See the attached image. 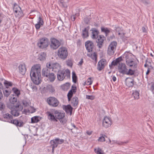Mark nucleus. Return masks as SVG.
I'll return each mask as SVG.
<instances>
[{"label": "nucleus", "instance_id": "nucleus-1", "mask_svg": "<svg viewBox=\"0 0 154 154\" xmlns=\"http://www.w3.org/2000/svg\"><path fill=\"white\" fill-rule=\"evenodd\" d=\"M41 66L39 64L34 66L31 69V78L32 81L36 85H38L41 82V80L39 79L41 75Z\"/></svg>", "mask_w": 154, "mask_h": 154}, {"label": "nucleus", "instance_id": "nucleus-2", "mask_svg": "<svg viewBox=\"0 0 154 154\" xmlns=\"http://www.w3.org/2000/svg\"><path fill=\"white\" fill-rule=\"evenodd\" d=\"M119 72L123 74L132 75L134 74L135 71L131 69H128L125 63H119L118 66Z\"/></svg>", "mask_w": 154, "mask_h": 154}, {"label": "nucleus", "instance_id": "nucleus-3", "mask_svg": "<svg viewBox=\"0 0 154 154\" xmlns=\"http://www.w3.org/2000/svg\"><path fill=\"white\" fill-rule=\"evenodd\" d=\"M70 70L67 69L65 70H60L57 72V78L60 81H63L66 77L67 79L70 77Z\"/></svg>", "mask_w": 154, "mask_h": 154}, {"label": "nucleus", "instance_id": "nucleus-4", "mask_svg": "<svg viewBox=\"0 0 154 154\" xmlns=\"http://www.w3.org/2000/svg\"><path fill=\"white\" fill-rule=\"evenodd\" d=\"M57 54L59 58L63 60H65L67 58L68 53L66 48L61 47L58 50Z\"/></svg>", "mask_w": 154, "mask_h": 154}, {"label": "nucleus", "instance_id": "nucleus-5", "mask_svg": "<svg viewBox=\"0 0 154 154\" xmlns=\"http://www.w3.org/2000/svg\"><path fill=\"white\" fill-rule=\"evenodd\" d=\"M23 107L20 104L18 103L15 106L14 108L11 109V114L14 116L17 117L19 116L20 112L22 110Z\"/></svg>", "mask_w": 154, "mask_h": 154}, {"label": "nucleus", "instance_id": "nucleus-6", "mask_svg": "<svg viewBox=\"0 0 154 154\" xmlns=\"http://www.w3.org/2000/svg\"><path fill=\"white\" fill-rule=\"evenodd\" d=\"M47 102L49 106L54 107H57L59 103L57 99L53 97H48L47 99Z\"/></svg>", "mask_w": 154, "mask_h": 154}, {"label": "nucleus", "instance_id": "nucleus-7", "mask_svg": "<svg viewBox=\"0 0 154 154\" xmlns=\"http://www.w3.org/2000/svg\"><path fill=\"white\" fill-rule=\"evenodd\" d=\"M50 48L52 49L56 50L61 45V44L60 41L54 38H52L50 39Z\"/></svg>", "mask_w": 154, "mask_h": 154}, {"label": "nucleus", "instance_id": "nucleus-8", "mask_svg": "<svg viewBox=\"0 0 154 154\" xmlns=\"http://www.w3.org/2000/svg\"><path fill=\"white\" fill-rule=\"evenodd\" d=\"M117 43L113 41L109 45L107 51V54L109 55H113L116 51Z\"/></svg>", "mask_w": 154, "mask_h": 154}, {"label": "nucleus", "instance_id": "nucleus-9", "mask_svg": "<svg viewBox=\"0 0 154 154\" xmlns=\"http://www.w3.org/2000/svg\"><path fill=\"white\" fill-rule=\"evenodd\" d=\"M9 100L10 102L7 104V106L10 109H12L13 108H14V107L17 104H20L17 101V98L14 97V95L10 97Z\"/></svg>", "mask_w": 154, "mask_h": 154}, {"label": "nucleus", "instance_id": "nucleus-10", "mask_svg": "<svg viewBox=\"0 0 154 154\" xmlns=\"http://www.w3.org/2000/svg\"><path fill=\"white\" fill-rule=\"evenodd\" d=\"M48 39L46 38H43L41 39L38 43V47L41 48H46L49 45Z\"/></svg>", "mask_w": 154, "mask_h": 154}, {"label": "nucleus", "instance_id": "nucleus-11", "mask_svg": "<svg viewBox=\"0 0 154 154\" xmlns=\"http://www.w3.org/2000/svg\"><path fill=\"white\" fill-rule=\"evenodd\" d=\"M64 142V140L60 139L59 138H56L50 141L51 146H53L56 148L58 144H61Z\"/></svg>", "mask_w": 154, "mask_h": 154}, {"label": "nucleus", "instance_id": "nucleus-12", "mask_svg": "<svg viewBox=\"0 0 154 154\" xmlns=\"http://www.w3.org/2000/svg\"><path fill=\"white\" fill-rule=\"evenodd\" d=\"M112 124L111 119L106 116L104 117L103 121V126L105 128H107L111 126Z\"/></svg>", "mask_w": 154, "mask_h": 154}, {"label": "nucleus", "instance_id": "nucleus-13", "mask_svg": "<svg viewBox=\"0 0 154 154\" xmlns=\"http://www.w3.org/2000/svg\"><path fill=\"white\" fill-rule=\"evenodd\" d=\"M106 60L104 59H101L98 63L97 69L99 71H101L104 68L106 65Z\"/></svg>", "mask_w": 154, "mask_h": 154}, {"label": "nucleus", "instance_id": "nucleus-14", "mask_svg": "<svg viewBox=\"0 0 154 154\" xmlns=\"http://www.w3.org/2000/svg\"><path fill=\"white\" fill-rule=\"evenodd\" d=\"M87 56L90 57L92 60H94L95 63L97 62V54L94 50L88 51Z\"/></svg>", "mask_w": 154, "mask_h": 154}, {"label": "nucleus", "instance_id": "nucleus-15", "mask_svg": "<svg viewBox=\"0 0 154 154\" xmlns=\"http://www.w3.org/2000/svg\"><path fill=\"white\" fill-rule=\"evenodd\" d=\"M97 39V40H96V42L97 43V46L99 48H101L102 47L105 38L103 35H100Z\"/></svg>", "mask_w": 154, "mask_h": 154}, {"label": "nucleus", "instance_id": "nucleus-16", "mask_svg": "<svg viewBox=\"0 0 154 154\" xmlns=\"http://www.w3.org/2000/svg\"><path fill=\"white\" fill-rule=\"evenodd\" d=\"M123 58H125L126 60V63H128L131 60L134 59L132 57V54L128 52H126L122 55Z\"/></svg>", "mask_w": 154, "mask_h": 154}, {"label": "nucleus", "instance_id": "nucleus-17", "mask_svg": "<svg viewBox=\"0 0 154 154\" xmlns=\"http://www.w3.org/2000/svg\"><path fill=\"white\" fill-rule=\"evenodd\" d=\"M125 84L129 87H132L134 85V80L131 78H127L125 80Z\"/></svg>", "mask_w": 154, "mask_h": 154}, {"label": "nucleus", "instance_id": "nucleus-18", "mask_svg": "<svg viewBox=\"0 0 154 154\" xmlns=\"http://www.w3.org/2000/svg\"><path fill=\"white\" fill-rule=\"evenodd\" d=\"M38 23L35 25V27L36 29H39L40 27L42 26L44 24V22L42 17L40 16L38 18Z\"/></svg>", "mask_w": 154, "mask_h": 154}, {"label": "nucleus", "instance_id": "nucleus-19", "mask_svg": "<svg viewBox=\"0 0 154 154\" xmlns=\"http://www.w3.org/2000/svg\"><path fill=\"white\" fill-rule=\"evenodd\" d=\"M12 122L10 123L13 124L19 127H22L24 125L23 122L22 121H18L17 119L11 120Z\"/></svg>", "mask_w": 154, "mask_h": 154}, {"label": "nucleus", "instance_id": "nucleus-20", "mask_svg": "<svg viewBox=\"0 0 154 154\" xmlns=\"http://www.w3.org/2000/svg\"><path fill=\"white\" fill-rule=\"evenodd\" d=\"M18 68L20 73L23 75L25 74L26 69L25 64L23 63L20 65L18 66Z\"/></svg>", "mask_w": 154, "mask_h": 154}, {"label": "nucleus", "instance_id": "nucleus-21", "mask_svg": "<svg viewBox=\"0 0 154 154\" xmlns=\"http://www.w3.org/2000/svg\"><path fill=\"white\" fill-rule=\"evenodd\" d=\"M61 66L58 63H54L52 71L55 72H58L60 71V70L61 69Z\"/></svg>", "mask_w": 154, "mask_h": 154}, {"label": "nucleus", "instance_id": "nucleus-22", "mask_svg": "<svg viewBox=\"0 0 154 154\" xmlns=\"http://www.w3.org/2000/svg\"><path fill=\"white\" fill-rule=\"evenodd\" d=\"M91 30L92 31V38H97L99 37L98 35L99 33L98 31L95 28L92 29Z\"/></svg>", "mask_w": 154, "mask_h": 154}, {"label": "nucleus", "instance_id": "nucleus-23", "mask_svg": "<svg viewBox=\"0 0 154 154\" xmlns=\"http://www.w3.org/2000/svg\"><path fill=\"white\" fill-rule=\"evenodd\" d=\"M55 118L60 120L62 118L64 117L65 114L64 113L59 112L56 111L55 112Z\"/></svg>", "mask_w": 154, "mask_h": 154}, {"label": "nucleus", "instance_id": "nucleus-24", "mask_svg": "<svg viewBox=\"0 0 154 154\" xmlns=\"http://www.w3.org/2000/svg\"><path fill=\"white\" fill-rule=\"evenodd\" d=\"M94 43L91 41H87V51L94 50Z\"/></svg>", "mask_w": 154, "mask_h": 154}, {"label": "nucleus", "instance_id": "nucleus-25", "mask_svg": "<svg viewBox=\"0 0 154 154\" xmlns=\"http://www.w3.org/2000/svg\"><path fill=\"white\" fill-rule=\"evenodd\" d=\"M46 53L44 52H42L38 55V59L41 61H44L46 59Z\"/></svg>", "mask_w": 154, "mask_h": 154}, {"label": "nucleus", "instance_id": "nucleus-26", "mask_svg": "<svg viewBox=\"0 0 154 154\" xmlns=\"http://www.w3.org/2000/svg\"><path fill=\"white\" fill-rule=\"evenodd\" d=\"M72 108L70 105H68L65 106L63 108V109L67 113H70V115H71L72 111Z\"/></svg>", "mask_w": 154, "mask_h": 154}, {"label": "nucleus", "instance_id": "nucleus-27", "mask_svg": "<svg viewBox=\"0 0 154 154\" xmlns=\"http://www.w3.org/2000/svg\"><path fill=\"white\" fill-rule=\"evenodd\" d=\"M50 73V70L48 68H44L43 69L42 72V75L43 76L48 77V75Z\"/></svg>", "mask_w": 154, "mask_h": 154}, {"label": "nucleus", "instance_id": "nucleus-28", "mask_svg": "<svg viewBox=\"0 0 154 154\" xmlns=\"http://www.w3.org/2000/svg\"><path fill=\"white\" fill-rule=\"evenodd\" d=\"M3 117L9 122H12L11 120L13 119L12 116L9 114L7 113L4 114L3 115Z\"/></svg>", "mask_w": 154, "mask_h": 154}, {"label": "nucleus", "instance_id": "nucleus-29", "mask_svg": "<svg viewBox=\"0 0 154 154\" xmlns=\"http://www.w3.org/2000/svg\"><path fill=\"white\" fill-rule=\"evenodd\" d=\"M76 87L72 86L71 89L69 91L67 94V96L72 97L74 93H75L76 91Z\"/></svg>", "mask_w": 154, "mask_h": 154}, {"label": "nucleus", "instance_id": "nucleus-30", "mask_svg": "<svg viewBox=\"0 0 154 154\" xmlns=\"http://www.w3.org/2000/svg\"><path fill=\"white\" fill-rule=\"evenodd\" d=\"M78 103V99L77 97H74L72 98L71 104L73 106H76Z\"/></svg>", "mask_w": 154, "mask_h": 154}, {"label": "nucleus", "instance_id": "nucleus-31", "mask_svg": "<svg viewBox=\"0 0 154 154\" xmlns=\"http://www.w3.org/2000/svg\"><path fill=\"white\" fill-rule=\"evenodd\" d=\"M134 60H131L128 63H126L127 65L130 67L133 66L134 68H136L137 67V64L134 61Z\"/></svg>", "mask_w": 154, "mask_h": 154}, {"label": "nucleus", "instance_id": "nucleus-32", "mask_svg": "<svg viewBox=\"0 0 154 154\" xmlns=\"http://www.w3.org/2000/svg\"><path fill=\"white\" fill-rule=\"evenodd\" d=\"M56 75L54 73H50L47 77L48 78L49 80L51 82H53L56 78Z\"/></svg>", "mask_w": 154, "mask_h": 154}, {"label": "nucleus", "instance_id": "nucleus-33", "mask_svg": "<svg viewBox=\"0 0 154 154\" xmlns=\"http://www.w3.org/2000/svg\"><path fill=\"white\" fill-rule=\"evenodd\" d=\"M14 14L16 17L20 18L23 17V14L21 9L17 11V12L14 13Z\"/></svg>", "mask_w": 154, "mask_h": 154}, {"label": "nucleus", "instance_id": "nucleus-34", "mask_svg": "<svg viewBox=\"0 0 154 154\" xmlns=\"http://www.w3.org/2000/svg\"><path fill=\"white\" fill-rule=\"evenodd\" d=\"M101 31L104 32L106 36H107L110 32V30L107 28L102 27H101Z\"/></svg>", "mask_w": 154, "mask_h": 154}, {"label": "nucleus", "instance_id": "nucleus-35", "mask_svg": "<svg viewBox=\"0 0 154 154\" xmlns=\"http://www.w3.org/2000/svg\"><path fill=\"white\" fill-rule=\"evenodd\" d=\"M12 90L14 93L16 95L17 97H18L19 96L20 94V92L19 90L17 88H12Z\"/></svg>", "mask_w": 154, "mask_h": 154}, {"label": "nucleus", "instance_id": "nucleus-36", "mask_svg": "<svg viewBox=\"0 0 154 154\" xmlns=\"http://www.w3.org/2000/svg\"><path fill=\"white\" fill-rule=\"evenodd\" d=\"M48 118L51 121H57V120L55 118V116L53 114H51V112H48Z\"/></svg>", "mask_w": 154, "mask_h": 154}, {"label": "nucleus", "instance_id": "nucleus-37", "mask_svg": "<svg viewBox=\"0 0 154 154\" xmlns=\"http://www.w3.org/2000/svg\"><path fill=\"white\" fill-rule=\"evenodd\" d=\"M46 89L48 91L51 93L54 92L55 91L54 88L51 85H48L47 86Z\"/></svg>", "mask_w": 154, "mask_h": 154}, {"label": "nucleus", "instance_id": "nucleus-38", "mask_svg": "<svg viewBox=\"0 0 154 154\" xmlns=\"http://www.w3.org/2000/svg\"><path fill=\"white\" fill-rule=\"evenodd\" d=\"M54 63L51 62H48L46 64V68L48 69H51L52 70V67Z\"/></svg>", "mask_w": 154, "mask_h": 154}, {"label": "nucleus", "instance_id": "nucleus-39", "mask_svg": "<svg viewBox=\"0 0 154 154\" xmlns=\"http://www.w3.org/2000/svg\"><path fill=\"white\" fill-rule=\"evenodd\" d=\"M132 96L135 99H138L139 98V94L137 91H135L132 94Z\"/></svg>", "mask_w": 154, "mask_h": 154}, {"label": "nucleus", "instance_id": "nucleus-40", "mask_svg": "<svg viewBox=\"0 0 154 154\" xmlns=\"http://www.w3.org/2000/svg\"><path fill=\"white\" fill-rule=\"evenodd\" d=\"M82 38L85 39L87 38V28H85L84 29L82 30Z\"/></svg>", "mask_w": 154, "mask_h": 154}, {"label": "nucleus", "instance_id": "nucleus-41", "mask_svg": "<svg viewBox=\"0 0 154 154\" xmlns=\"http://www.w3.org/2000/svg\"><path fill=\"white\" fill-rule=\"evenodd\" d=\"M38 116H34L31 118V122L32 123H35L38 122L39 121L38 119Z\"/></svg>", "mask_w": 154, "mask_h": 154}, {"label": "nucleus", "instance_id": "nucleus-42", "mask_svg": "<svg viewBox=\"0 0 154 154\" xmlns=\"http://www.w3.org/2000/svg\"><path fill=\"white\" fill-rule=\"evenodd\" d=\"M72 81L74 83H76L77 78L76 74L74 72H72Z\"/></svg>", "mask_w": 154, "mask_h": 154}, {"label": "nucleus", "instance_id": "nucleus-43", "mask_svg": "<svg viewBox=\"0 0 154 154\" xmlns=\"http://www.w3.org/2000/svg\"><path fill=\"white\" fill-rule=\"evenodd\" d=\"M13 9L14 13H16L17 12V11L21 9V8L17 4H15L14 5Z\"/></svg>", "mask_w": 154, "mask_h": 154}, {"label": "nucleus", "instance_id": "nucleus-44", "mask_svg": "<svg viewBox=\"0 0 154 154\" xmlns=\"http://www.w3.org/2000/svg\"><path fill=\"white\" fill-rule=\"evenodd\" d=\"M94 151L97 154H105L103 151L100 148L95 149Z\"/></svg>", "mask_w": 154, "mask_h": 154}, {"label": "nucleus", "instance_id": "nucleus-45", "mask_svg": "<svg viewBox=\"0 0 154 154\" xmlns=\"http://www.w3.org/2000/svg\"><path fill=\"white\" fill-rule=\"evenodd\" d=\"M4 84L6 88H8L9 86H11L13 85L12 82L5 80L4 82Z\"/></svg>", "mask_w": 154, "mask_h": 154}, {"label": "nucleus", "instance_id": "nucleus-46", "mask_svg": "<svg viewBox=\"0 0 154 154\" xmlns=\"http://www.w3.org/2000/svg\"><path fill=\"white\" fill-rule=\"evenodd\" d=\"M23 104L25 106H29L30 103V101L28 100H23L22 101Z\"/></svg>", "mask_w": 154, "mask_h": 154}, {"label": "nucleus", "instance_id": "nucleus-47", "mask_svg": "<svg viewBox=\"0 0 154 154\" xmlns=\"http://www.w3.org/2000/svg\"><path fill=\"white\" fill-rule=\"evenodd\" d=\"M101 136L98 139V140L100 142H104L105 141V135L102 134L101 135Z\"/></svg>", "mask_w": 154, "mask_h": 154}, {"label": "nucleus", "instance_id": "nucleus-48", "mask_svg": "<svg viewBox=\"0 0 154 154\" xmlns=\"http://www.w3.org/2000/svg\"><path fill=\"white\" fill-rule=\"evenodd\" d=\"M4 95L6 97H8L10 94L11 92L7 90L3 91Z\"/></svg>", "mask_w": 154, "mask_h": 154}, {"label": "nucleus", "instance_id": "nucleus-49", "mask_svg": "<svg viewBox=\"0 0 154 154\" xmlns=\"http://www.w3.org/2000/svg\"><path fill=\"white\" fill-rule=\"evenodd\" d=\"M93 78L91 77L87 79V85H91L93 82Z\"/></svg>", "mask_w": 154, "mask_h": 154}, {"label": "nucleus", "instance_id": "nucleus-50", "mask_svg": "<svg viewBox=\"0 0 154 154\" xmlns=\"http://www.w3.org/2000/svg\"><path fill=\"white\" fill-rule=\"evenodd\" d=\"M59 120L61 123L63 125H64L67 122V120L66 119L64 118V117L62 118V119H60Z\"/></svg>", "mask_w": 154, "mask_h": 154}, {"label": "nucleus", "instance_id": "nucleus-51", "mask_svg": "<svg viewBox=\"0 0 154 154\" xmlns=\"http://www.w3.org/2000/svg\"><path fill=\"white\" fill-rule=\"evenodd\" d=\"M118 64H119L117 62L116 60H114L112 62L111 64L109 65V66L110 68H111V66H115L117 65Z\"/></svg>", "mask_w": 154, "mask_h": 154}, {"label": "nucleus", "instance_id": "nucleus-52", "mask_svg": "<svg viewBox=\"0 0 154 154\" xmlns=\"http://www.w3.org/2000/svg\"><path fill=\"white\" fill-rule=\"evenodd\" d=\"M67 65L71 67L72 66V62L71 60H68L66 61Z\"/></svg>", "mask_w": 154, "mask_h": 154}, {"label": "nucleus", "instance_id": "nucleus-53", "mask_svg": "<svg viewBox=\"0 0 154 154\" xmlns=\"http://www.w3.org/2000/svg\"><path fill=\"white\" fill-rule=\"evenodd\" d=\"M69 86V83H66V85L62 86V88L63 90H65L68 89V87Z\"/></svg>", "mask_w": 154, "mask_h": 154}, {"label": "nucleus", "instance_id": "nucleus-54", "mask_svg": "<svg viewBox=\"0 0 154 154\" xmlns=\"http://www.w3.org/2000/svg\"><path fill=\"white\" fill-rule=\"evenodd\" d=\"M122 57H120L116 59L115 60L119 64V63H120V62L122 60Z\"/></svg>", "mask_w": 154, "mask_h": 154}, {"label": "nucleus", "instance_id": "nucleus-55", "mask_svg": "<svg viewBox=\"0 0 154 154\" xmlns=\"http://www.w3.org/2000/svg\"><path fill=\"white\" fill-rule=\"evenodd\" d=\"M95 98V97L93 95H87V99L93 100Z\"/></svg>", "mask_w": 154, "mask_h": 154}, {"label": "nucleus", "instance_id": "nucleus-56", "mask_svg": "<svg viewBox=\"0 0 154 154\" xmlns=\"http://www.w3.org/2000/svg\"><path fill=\"white\" fill-rule=\"evenodd\" d=\"M60 5H62L64 8H66L67 5H66L65 2L61 1L60 2Z\"/></svg>", "mask_w": 154, "mask_h": 154}, {"label": "nucleus", "instance_id": "nucleus-57", "mask_svg": "<svg viewBox=\"0 0 154 154\" xmlns=\"http://www.w3.org/2000/svg\"><path fill=\"white\" fill-rule=\"evenodd\" d=\"M150 89L152 92H154V82L152 83Z\"/></svg>", "mask_w": 154, "mask_h": 154}, {"label": "nucleus", "instance_id": "nucleus-58", "mask_svg": "<svg viewBox=\"0 0 154 154\" xmlns=\"http://www.w3.org/2000/svg\"><path fill=\"white\" fill-rule=\"evenodd\" d=\"M78 16V14H75V15H73L71 16V19L72 21H74L75 19V16Z\"/></svg>", "mask_w": 154, "mask_h": 154}, {"label": "nucleus", "instance_id": "nucleus-59", "mask_svg": "<svg viewBox=\"0 0 154 154\" xmlns=\"http://www.w3.org/2000/svg\"><path fill=\"white\" fill-rule=\"evenodd\" d=\"M142 2L144 4L147 5L149 3V2L147 0H141Z\"/></svg>", "mask_w": 154, "mask_h": 154}, {"label": "nucleus", "instance_id": "nucleus-60", "mask_svg": "<svg viewBox=\"0 0 154 154\" xmlns=\"http://www.w3.org/2000/svg\"><path fill=\"white\" fill-rule=\"evenodd\" d=\"M81 41L80 39H78L77 41V44L78 46H80L81 45Z\"/></svg>", "mask_w": 154, "mask_h": 154}, {"label": "nucleus", "instance_id": "nucleus-61", "mask_svg": "<svg viewBox=\"0 0 154 154\" xmlns=\"http://www.w3.org/2000/svg\"><path fill=\"white\" fill-rule=\"evenodd\" d=\"M3 89V86L2 84L0 82V93L2 92V90Z\"/></svg>", "mask_w": 154, "mask_h": 154}, {"label": "nucleus", "instance_id": "nucleus-62", "mask_svg": "<svg viewBox=\"0 0 154 154\" xmlns=\"http://www.w3.org/2000/svg\"><path fill=\"white\" fill-rule=\"evenodd\" d=\"M142 31L144 32H146V30L145 27L143 26L142 28Z\"/></svg>", "mask_w": 154, "mask_h": 154}, {"label": "nucleus", "instance_id": "nucleus-63", "mask_svg": "<svg viewBox=\"0 0 154 154\" xmlns=\"http://www.w3.org/2000/svg\"><path fill=\"white\" fill-rule=\"evenodd\" d=\"M83 62V59H81V61L79 62V63L78 64V65L81 66L82 65V64Z\"/></svg>", "mask_w": 154, "mask_h": 154}, {"label": "nucleus", "instance_id": "nucleus-64", "mask_svg": "<svg viewBox=\"0 0 154 154\" xmlns=\"http://www.w3.org/2000/svg\"><path fill=\"white\" fill-rule=\"evenodd\" d=\"M3 109V104L1 103H0V110H2Z\"/></svg>", "mask_w": 154, "mask_h": 154}]
</instances>
